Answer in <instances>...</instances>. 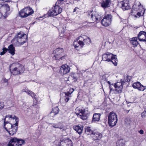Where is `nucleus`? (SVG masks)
<instances>
[{
	"label": "nucleus",
	"instance_id": "c03bdc74",
	"mask_svg": "<svg viewBox=\"0 0 146 146\" xmlns=\"http://www.w3.org/2000/svg\"><path fill=\"white\" fill-rule=\"evenodd\" d=\"M63 127L62 126H59V127H58V128H60L61 129H63Z\"/></svg>",
	"mask_w": 146,
	"mask_h": 146
},
{
	"label": "nucleus",
	"instance_id": "aec40b11",
	"mask_svg": "<svg viewBox=\"0 0 146 146\" xmlns=\"http://www.w3.org/2000/svg\"><path fill=\"white\" fill-rule=\"evenodd\" d=\"M83 127L82 125H74L73 127V129L79 134H81L82 131Z\"/></svg>",
	"mask_w": 146,
	"mask_h": 146
},
{
	"label": "nucleus",
	"instance_id": "c756f323",
	"mask_svg": "<svg viewBox=\"0 0 146 146\" xmlns=\"http://www.w3.org/2000/svg\"><path fill=\"white\" fill-rule=\"evenodd\" d=\"M131 39V40L130 41L131 43L133 45V47H136L139 44L137 41V38L134 37L132 38Z\"/></svg>",
	"mask_w": 146,
	"mask_h": 146
},
{
	"label": "nucleus",
	"instance_id": "2eb2a0df",
	"mask_svg": "<svg viewBox=\"0 0 146 146\" xmlns=\"http://www.w3.org/2000/svg\"><path fill=\"white\" fill-rule=\"evenodd\" d=\"M132 86L135 89H137L138 90L141 91H143L146 89V86L141 84L139 82H134Z\"/></svg>",
	"mask_w": 146,
	"mask_h": 146
},
{
	"label": "nucleus",
	"instance_id": "a878e982",
	"mask_svg": "<svg viewBox=\"0 0 146 146\" xmlns=\"http://www.w3.org/2000/svg\"><path fill=\"white\" fill-rule=\"evenodd\" d=\"M22 92H25L27 94L31 96L33 98H35V95L34 93L32 91L29 90L28 89L25 88L23 89L22 90Z\"/></svg>",
	"mask_w": 146,
	"mask_h": 146
},
{
	"label": "nucleus",
	"instance_id": "423d86ee",
	"mask_svg": "<svg viewBox=\"0 0 146 146\" xmlns=\"http://www.w3.org/2000/svg\"><path fill=\"white\" fill-rule=\"evenodd\" d=\"M13 65L15 67L10 70L12 74L16 75L21 74L24 72L25 68L23 65L17 63L14 64Z\"/></svg>",
	"mask_w": 146,
	"mask_h": 146
},
{
	"label": "nucleus",
	"instance_id": "4c0bfd02",
	"mask_svg": "<svg viewBox=\"0 0 146 146\" xmlns=\"http://www.w3.org/2000/svg\"><path fill=\"white\" fill-rule=\"evenodd\" d=\"M107 83L109 84V87L110 90V92L112 90H114L112 88H111V85H112V84H111V82L109 81H107Z\"/></svg>",
	"mask_w": 146,
	"mask_h": 146
},
{
	"label": "nucleus",
	"instance_id": "dca6fc26",
	"mask_svg": "<svg viewBox=\"0 0 146 146\" xmlns=\"http://www.w3.org/2000/svg\"><path fill=\"white\" fill-rule=\"evenodd\" d=\"M121 7L123 11L127 10L130 9L129 0H123L121 2Z\"/></svg>",
	"mask_w": 146,
	"mask_h": 146
},
{
	"label": "nucleus",
	"instance_id": "412c9836",
	"mask_svg": "<svg viewBox=\"0 0 146 146\" xmlns=\"http://www.w3.org/2000/svg\"><path fill=\"white\" fill-rule=\"evenodd\" d=\"M74 90L73 88L70 89L69 92H65L64 93L65 98L64 100L66 102H68L70 99V95L73 92Z\"/></svg>",
	"mask_w": 146,
	"mask_h": 146
},
{
	"label": "nucleus",
	"instance_id": "0eeeda50",
	"mask_svg": "<svg viewBox=\"0 0 146 146\" xmlns=\"http://www.w3.org/2000/svg\"><path fill=\"white\" fill-rule=\"evenodd\" d=\"M62 9L59 6L56 5L50 9L46 15H44L45 17L50 16H56L60 14L62 12Z\"/></svg>",
	"mask_w": 146,
	"mask_h": 146
},
{
	"label": "nucleus",
	"instance_id": "f8f14e48",
	"mask_svg": "<svg viewBox=\"0 0 146 146\" xmlns=\"http://www.w3.org/2000/svg\"><path fill=\"white\" fill-rule=\"evenodd\" d=\"M0 9L2 14H4L3 16L6 18L9 14L7 12L10 11L9 6L7 4H3L1 7Z\"/></svg>",
	"mask_w": 146,
	"mask_h": 146
},
{
	"label": "nucleus",
	"instance_id": "2f4dec72",
	"mask_svg": "<svg viewBox=\"0 0 146 146\" xmlns=\"http://www.w3.org/2000/svg\"><path fill=\"white\" fill-rule=\"evenodd\" d=\"M19 15L20 17L22 18H26V12L25 11V8L22 9L19 12Z\"/></svg>",
	"mask_w": 146,
	"mask_h": 146
},
{
	"label": "nucleus",
	"instance_id": "f03ea898",
	"mask_svg": "<svg viewBox=\"0 0 146 146\" xmlns=\"http://www.w3.org/2000/svg\"><path fill=\"white\" fill-rule=\"evenodd\" d=\"M6 118H9V119L12 121H15V124H12L11 123H9L8 125L11 126V128L9 130L7 131L9 134L11 135H13L15 134L17 129L18 123L19 121V119L15 115H7L5 116Z\"/></svg>",
	"mask_w": 146,
	"mask_h": 146
},
{
	"label": "nucleus",
	"instance_id": "ddd939ff",
	"mask_svg": "<svg viewBox=\"0 0 146 146\" xmlns=\"http://www.w3.org/2000/svg\"><path fill=\"white\" fill-rule=\"evenodd\" d=\"M60 146H73L72 141L68 138H63L60 140Z\"/></svg>",
	"mask_w": 146,
	"mask_h": 146
},
{
	"label": "nucleus",
	"instance_id": "4468645a",
	"mask_svg": "<svg viewBox=\"0 0 146 146\" xmlns=\"http://www.w3.org/2000/svg\"><path fill=\"white\" fill-rule=\"evenodd\" d=\"M70 68L67 64L62 65L60 68L59 72L62 75L66 74L70 72Z\"/></svg>",
	"mask_w": 146,
	"mask_h": 146
},
{
	"label": "nucleus",
	"instance_id": "79ce46f5",
	"mask_svg": "<svg viewBox=\"0 0 146 146\" xmlns=\"http://www.w3.org/2000/svg\"><path fill=\"white\" fill-rule=\"evenodd\" d=\"M3 82L5 83L7 82H8V80L6 79L5 78H4L3 79Z\"/></svg>",
	"mask_w": 146,
	"mask_h": 146
},
{
	"label": "nucleus",
	"instance_id": "6ab92c4d",
	"mask_svg": "<svg viewBox=\"0 0 146 146\" xmlns=\"http://www.w3.org/2000/svg\"><path fill=\"white\" fill-rule=\"evenodd\" d=\"M113 86L115 90L118 93H120L122 91L123 85L121 82H118L115 83L113 85Z\"/></svg>",
	"mask_w": 146,
	"mask_h": 146
},
{
	"label": "nucleus",
	"instance_id": "f257e3e1",
	"mask_svg": "<svg viewBox=\"0 0 146 146\" xmlns=\"http://www.w3.org/2000/svg\"><path fill=\"white\" fill-rule=\"evenodd\" d=\"M90 38L85 35L79 36L78 38L75 39L73 44L74 47L77 49V48H82L85 45L90 44Z\"/></svg>",
	"mask_w": 146,
	"mask_h": 146
},
{
	"label": "nucleus",
	"instance_id": "4be33fe9",
	"mask_svg": "<svg viewBox=\"0 0 146 146\" xmlns=\"http://www.w3.org/2000/svg\"><path fill=\"white\" fill-rule=\"evenodd\" d=\"M79 76L78 73H72L70 75L69 78L70 80H73L74 82H75L77 80Z\"/></svg>",
	"mask_w": 146,
	"mask_h": 146
},
{
	"label": "nucleus",
	"instance_id": "f3484780",
	"mask_svg": "<svg viewBox=\"0 0 146 146\" xmlns=\"http://www.w3.org/2000/svg\"><path fill=\"white\" fill-rule=\"evenodd\" d=\"M138 38L140 41L144 42L146 44V32L141 31L138 35Z\"/></svg>",
	"mask_w": 146,
	"mask_h": 146
},
{
	"label": "nucleus",
	"instance_id": "9b49d317",
	"mask_svg": "<svg viewBox=\"0 0 146 146\" xmlns=\"http://www.w3.org/2000/svg\"><path fill=\"white\" fill-rule=\"evenodd\" d=\"M24 143V141L23 139L13 138L10 140L9 142L8 146H21Z\"/></svg>",
	"mask_w": 146,
	"mask_h": 146
},
{
	"label": "nucleus",
	"instance_id": "e433bc0d",
	"mask_svg": "<svg viewBox=\"0 0 146 146\" xmlns=\"http://www.w3.org/2000/svg\"><path fill=\"white\" fill-rule=\"evenodd\" d=\"M4 104L3 102H0V111L2 110L4 108Z\"/></svg>",
	"mask_w": 146,
	"mask_h": 146
},
{
	"label": "nucleus",
	"instance_id": "de8ad7c7",
	"mask_svg": "<svg viewBox=\"0 0 146 146\" xmlns=\"http://www.w3.org/2000/svg\"><path fill=\"white\" fill-rule=\"evenodd\" d=\"M64 0H59V1H63Z\"/></svg>",
	"mask_w": 146,
	"mask_h": 146
},
{
	"label": "nucleus",
	"instance_id": "5701e85b",
	"mask_svg": "<svg viewBox=\"0 0 146 146\" xmlns=\"http://www.w3.org/2000/svg\"><path fill=\"white\" fill-rule=\"evenodd\" d=\"M25 12H26V17L34 13V11L33 9L29 7L25 8Z\"/></svg>",
	"mask_w": 146,
	"mask_h": 146
},
{
	"label": "nucleus",
	"instance_id": "bb28decb",
	"mask_svg": "<svg viewBox=\"0 0 146 146\" xmlns=\"http://www.w3.org/2000/svg\"><path fill=\"white\" fill-rule=\"evenodd\" d=\"M7 51L12 55H13L15 54V48L13 44H11L8 46Z\"/></svg>",
	"mask_w": 146,
	"mask_h": 146
},
{
	"label": "nucleus",
	"instance_id": "b1692460",
	"mask_svg": "<svg viewBox=\"0 0 146 146\" xmlns=\"http://www.w3.org/2000/svg\"><path fill=\"white\" fill-rule=\"evenodd\" d=\"M111 3V1L110 0H106L105 1H103L101 3V5L103 8L105 9L109 7Z\"/></svg>",
	"mask_w": 146,
	"mask_h": 146
},
{
	"label": "nucleus",
	"instance_id": "393cba45",
	"mask_svg": "<svg viewBox=\"0 0 146 146\" xmlns=\"http://www.w3.org/2000/svg\"><path fill=\"white\" fill-rule=\"evenodd\" d=\"M59 111V108L57 106H56L53 108L52 110L49 114L50 116L53 117L57 114Z\"/></svg>",
	"mask_w": 146,
	"mask_h": 146
},
{
	"label": "nucleus",
	"instance_id": "cd10ccee",
	"mask_svg": "<svg viewBox=\"0 0 146 146\" xmlns=\"http://www.w3.org/2000/svg\"><path fill=\"white\" fill-rule=\"evenodd\" d=\"M111 21L110 20H107L106 19H103L101 21V23L102 25L105 27H107L111 24Z\"/></svg>",
	"mask_w": 146,
	"mask_h": 146
},
{
	"label": "nucleus",
	"instance_id": "8fccbe9b",
	"mask_svg": "<svg viewBox=\"0 0 146 146\" xmlns=\"http://www.w3.org/2000/svg\"><path fill=\"white\" fill-rule=\"evenodd\" d=\"M129 110H128V111H127L128 112H129Z\"/></svg>",
	"mask_w": 146,
	"mask_h": 146
},
{
	"label": "nucleus",
	"instance_id": "09e8293b",
	"mask_svg": "<svg viewBox=\"0 0 146 146\" xmlns=\"http://www.w3.org/2000/svg\"><path fill=\"white\" fill-rule=\"evenodd\" d=\"M129 110H128V111H127L128 112H129Z\"/></svg>",
	"mask_w": 146,
	"mask_h": 146
},
{
	"label": "nucleus",
	"instance_id": "37998d69",
	"mask_svg": "<svg viewBox=\"0 0 146 146\" xmlns=\"http://www.w3.org/2000/svg\"><path fill=\"white\" fill-rule=\"evenodd\" d=\"M52 127L55 128H58L59 127V126L57 125H55L52 126Z\"/></svg>",
	"mask_w": 146,
	"mask_h": 146
},
{
	"label": "nucleus",
	"instance_id": "c9c22d12",
	"mask_svg": "<svg viewBox=\"0 0 146 146\" xmlns=\"http://www.w3.org/2000/svg\"><path fill=\"white\" fill-rule=\"evenodd\" d=\"M3 51L1 52L0 54L1 55H3L7 51V48H6L4 47L2 49Z\"/></svg>",
	"mask_w": 146,
	"mask_h": 146
},
{
	"label": "nucleus",
	"instance_id": "49530a36",
	"mask_svg": "<svg viewBox=\"0 0 146 146\" xmlns=\"http://www.w3.org/2000/svg\"><path fill=\"white\" fill-rule=\"evenodd\" d=\"M126 82H128V79H126L125 81Z\"/></svg>",
	"mask_w": 146,
	"mask_h": 146
},
{
	"label": "nucleus",
	"instance_id": "58836bf2",
	"mask_svg": "<svg viewBox=\"0 0 146 146\" xmlns=\"http://www.w3.org/2000/svg\"><path fill=\"white\" fill-rule=\"evenodd\" d=\"M146 115V109H145V111L142 113L141 116L142 117H144Z\"/></svg>",
	"mask_w": 146,
	"mask_h": 146
},
{
	"label": "nucleus",
	"instance_id": "39448f33",
	"mask_svg": "<svg viewBox=\"0 0 146 146\" xmlns=\"http://www.w3.org/2000/svg\"><path fill=\"white\" fill-rule=\"evenodd\" d=\"M116 55H113L112 54L107 52L104 54L102 56V60L105 61L111 62L115 66L117 65V59Z\"/></svg>",
	"mask_w": 146,
	"mask_h": 146
},
{
	"label": "nucleus",
	"instance_id": "f704fd0d",
	"mask_svg": "<svg viewBox=\"0 0 146 146\" xmlns=\"http://www.w3.org/2000/svg\"><path fill=\"white\" fill-rule=\"evenodd\" d=\"M100 16H93L92 15V20L95 19L96 21H99L100 20Z\"/></svg>",
	"mask_w": 146,
	"mask_h": 146
},
{
	"label": "nucleus",
	"instance_id": "a19ab883",
	"mask_svg": "<svg viewBox=\"0 0 146 146\" xmlns=\"http://www.w3.org/2000/svg\"><path fill=\"white\" fill-rule=\"evenodd\" d=\"M139 132L141 134H143L144 133V131L142 129H141L139 131Z\"/></svg>",
	"mask_w": 146,
	"mask_h": 146
},
{
	"label": "nucleus",
	"instance_id": "7c9ffc66",
	"mask_svg": "<svg viewBox=\"0 0 146 146\" xmlns=\"http://www.w3.org/2000/svg\"><path fill=\"white\" fill-rule=\"evenodd\" d=\"M7 118L5 117V118L4 119V128L7 131L8 130L7 129V128L9 129H10V128L9 127H11V126H10L9 125V123H9L8 121H6V119Z\"/></svg>",
	"mask_w": 146,
	"mask_h": 146
},
{
	"label": "nucleus",
	"instance_id": "473e14b6",
	"mask_svg": "<svg viewBox=\"0 0 146 146\" xmlns=\"http://www.w3.org/2000/svg\"><path fill=\"white\" fill-rule=\"evenodd\" d=\"M107 13L105 12L106 14L103 19H106L107 20H110V21H112V16L110 14H106Z\"/></svg>",
	"mask_w": 146,
	"mask_h": 146
},
{
	"label": "nucleus",
	"instance_id": "20e7f679",
	"mask_svg": "<svg viewBox=\"0 0 146 146\" xmlns=\"http://www.w3.org/2000/svg\"><path fill=\"white\" fill-rule=\"evenodd\" d=\"M143 9V6L139 2H137L134 4L132 8L131 13L133 17L139 18L141 15L140 12H138L140 11H142Z\"/></svg>",
	"mask_w": 146,
	"mask_h": 146
},
{
	"label": "nucleus",
	"instance_id": "a18cd8bd",
	"mask_svg": "<svg viewBox=\"0 0 146 146\" xmlns=\"http://www.w3.org/2000/svg\"><path fill=\"white\" fill-rule=\"evenodd\" d=\"M77 9H78L77 8H75L73 12H76V11Z\"/></svg>",
	"mask_w": 146,
	"mask_h": 146
},
{
	"label": "nucleus",
	"instance_id": "6e6552de",
	"mask_svg": "<svg viewBox=\"0 0 146 146\" xmlns=\"http://www.w3.org/2000/svg\"><path fill=\"white\" fill-rule=\"evenodd\" d=\"M118 120L117 114L113 112H110L108 115V123L109 125L112 127L115 125Z\"/></svg>",
	"mask_w": 146,
	"mask_h": 146
},
{
	"label": "nucleus",
	"instance_id": "7ed1b4c3",
	"mask_svg": "<svg viewBox=\"0 0 146 146\" xmlns=\"http://www.w3.org/2000/svg\"><path fill=\"white\" fill-rule=\"evenodd\" d=\"M27 40V35L23 33H19L12 40V43L16 46H19L23 44Z\"/></svg>",
	"mask_w": 146,
	"mask_h": 146
},
{
	"label": "nucleus",
	"instance_id": "1a4fd4ad",
	"mask_svg": "<svg viewBox=\"0 0 146 146\" xmlns=\"http://www.w3.org/2000/svg\"><path fill=\"white\" fill-rule=\"evenodd\" d=\"M75 112L78 117L83 120L86 119L88 115L84 109L81 106H78L76 109Z\"/></svg>",
	"mask_w": 146,
	"mask_h": 146
},
{
	"label": "nucleus",
	"instance_id": "9d476101",
	"mask_svg": "<svg viewBox=\"0 0 146 146\" xmlns=\"http://www.w3.org/2000/svg\"><path fill=\"white\" fill-rule=\"evenodd\" d=\"M53 54H55L53 57L54 60H62L64 58L65 54L62 48H58L54 50Z\"/></svg>",
	"mask_w": 146,
	"mask_h": 146
},
{
	"label": "nucleus",
	"instance_id": "a211bd4d",
	"mask_svg": "<svg viewBox=\"0 0 146 146\" xmlns=\"http://www.w3.org/2000/svg\"><path fill=\"white\" fill-rule=\"evenodd\" d=\"M102 137V134L98 131H94L92 132V137L93 138V139L94 140H99Z\"/></svg>",
	"mask_w": 146,
	"mask_h": 146
},
{
	"label": "nucleus",
	"instance_id": "72a5a7b5",
	"mask_svg": "<svg viewBox=\"0 0 146 146\" xmlns=\"http://www.w3.org/2000/svg\"><path fill=\"white\" fill-rule=\"evenodd\" d=\"M91 128L90 127H88L85 130V133H86L88 135L90 134L91 132Z\"/></svg>",
	"mask_w": 146,
	"mask_h": 146
},
{
	"label": "nucleus",
	"instance_id": "c85d7f7f",
	"mask_svg": "<svg viewBox=\"0 0 146 146\" xmlns=\"http://www.w3.org/2000/svg\"><path fill=\"white\" fill-rule=\"evenodd\" d=\"M100 115L101 114L100 113H96L94 114L93 115L92 122L99 121L100 119Z\"/></svg>",
	"mask_w": 146,
	"mask_h": 146
},
{
	"label": "nucleus",
	"instance_id": "ea45409f",
	"mask_svg": "<svg viewBox=\"0 0 146 146\" xmlns=\"http://www.w3.org/2000/svg\"><path fill=\"white\" fill-rule=\"evenodd\" d=\"M11 1V0H0V1H3L5 2H10Z\"/></svg>",
	"mask_w": 146,
	"mask_h": 146
}]
</instances>
